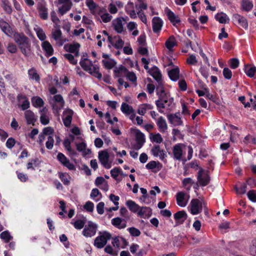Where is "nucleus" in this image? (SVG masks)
Instances as JSON below:
<instances>
[{
    "mask_svg": "<svg viewBox=\"0 0 256 256\" xmlns=\"http://www.w3.org/2000/svg\"><path fill=\"white\" fill-rule=\"evenodd\" d=\"M102 63L104 67L106 69H112L116 64V62L114 60H102Z\"/></svg>",
    "mask_w": 256,
    "mask_h": 256,
    "instance_id": "obj_40",
    "label": "nucleus"
},
{
    "mask_svg": "<svg viewBox=\"0 0 256 256\" xmlns=\"http://www.w3.org/2000/svg\"><path fill=\"white\" fill-rule=\"evenodd\" d=\"M206 202L203 200L198 198H193L190 202V212L193 215L198 214L202 211V206H204Z\"/></svg>",
    "mask_w": 256,
    "mask_h": 256,
    "instance_id": "obj_6",
    "label": "nucleus"
},
{
    "mask_svg": "<svg viewBox=\"0 0 256 256\" xmlns=\"http://www.w3.org/2000/svg\"><path fill=\"white\" fill-rule=\"evenodd\" d=\"M112 224L119 229L124 228L126 226V220L119 217L112 218Z\"/></svg>",
    "mask_w": 256,
    "mask_h": 256,
    "instance_id": "obj_24",
    "label": "nucleus"
},
{
    "mask_svg": "<svg viewBox=\"0 0 256 256\" xmlns=\"http://www.w3.org/2000/svg\"><path fill=\"white\" fill-rule=\"evenodd\" d=\"M108 40L110 44L108 46L110 48H111V45H112L116 49H120L123 47L124 44V42L118 36L114 37L108 36Z\"/></svg>",
    "mask_w": 256,
    "mask_h": 256,
    "instance_id": "obj_11",
    "label": "nucleus"
},
{
    "mask_svg": "<svg viewBox=\"0 0 256 256\" xmlns=\"http://www.w3.org/2000/svg\"><path fill=\"white\" fill-rule=\"evenodd\" d=\"M0 237L6 243L9 242L12 238V237L10 236V232L8 230L2 232L0 234Z\"/></svg>",
    "mask_w": 256,
    "mask_h": 256,
    "instance_id": "obj_43",
    "label": "nucleus"
},
{
    "mask_svg": "<svg viewBox=\"0 0 256 256\" xmlns=\"http://www.w3.org/2000/svg\"><path fill=\"white\" fill-rule=\"evenodd\" d=\"M121 110L126 115L130 114L131 113L134 112V110L132 106L125 102L122 104L121 106Z\"/></svg>",
    "mask_w": 256,
    "mask_h": 256,
    "instance_id": "obj_34",
    "label": "nucleus"
},
{
    "mask_svg": "<svg viewBox=\"0 0 256 256\" xmlns=\"http://www.w3.org/2000/svg\"><path fill=\"white\" fill-rule=\"evenodd\" d=\"M128 69L123 65H120L118 67H115L114 72V76L115 78L120 77L119 74L120 72L126 73L128 72Z\"/></svg>",
    "mask_w": 256,
    "mask_h": 256,
    "instance_id": "obj_37",
    "label": "nucleus"
},
{
    "mask_svg": "<svg viewBox=\"0 0 256 256\" xmlns=\"http://www.w3.org/2000/svg\"><path fill=\"white\" fill-rule=\"evenodd\" d=\"M60 26H58V28H56V30L52 32V38L55 40H58L62 36V32L60 30Z\"/></svg>",
    "mask_w": 256,
    "mask_h": 256,
    "instance_id": "obj_56",
    "label": "nucleus"
},
{
    "mask_svg": "<svg viewBox=\"0 0 256 256\" xmlns=\"http://www.w3.org/2000/svg\"><path fill=\"white\" fill-rule=\"evenodd\" d=\"M99 234L100 236L96 237L94 240V245L98 248H102L112 238V234L107 231L100 232Z\"/></svg>",
    "mask_w": 256,
    "mask_h": 256,
    "instance_id": "obj_4",
    "label": "nucleus"
},
{
    "mask_svg": "<svg viewBox=\"0 0 256 256\" xmlns=\"http://www.w3.org/2000/svg\"><path fill=\"white\" fill-rule=\"evenodd\" d=\"M80 64L84 70L88 72L92 69V62L87 58H82L80 62Z\"/></svg>",
    "mask_w": 256,
    "mask_h": 256,
    "instance_id": "obj_23",
    "label": "nucleus"
},
{
    "mask_svg": "<svg viewBox=\"0 0 256 256\" xmlns=\"http://www.w3.org/2000/svg\"><path fill=\"white\" fill-rule=\"evenodd\" d=\"M135 135L136 142H140L142 143L145 142L144 135L140 130L135 129Z\"/></svg>",
    "mask_w": 256,
    "mask_h": 256,
    "instance_id": "obj_39",
    "label": "nucleus"
},
{
    "mask_svg": "<svg viewBox=\"0 0 256 256\" xmlns=\"http://www.w3.org/2000/svg\"><path fill=\"white\" fill-rule=\"evenodd\" d=\"M247 195L248 199L250 200H251L252 202H256V190H250L248 192Z\"/></svg>",
    "mask_w": 256,
    "mask_h": 256,
    "instance_id": "obj_55",
    "label": "nucleus"
},
{
    "mask_svg": "<svg viewBox=\"0 0 256 256\" xmlns=\"http://www.w3.org/2000/svg\"><path fill=\"white\" fill-rule=\"evenodd\" d=\"M146 8L147 4L144 2L140 3L138 7L136 6V10L133 9L132 3H128L126 6L127 12L130 15V16H134L136 14L138 16H142V15L146 16L142 12V10H146Z\"/></svg>",
    "mask_w": 256,
    "mask_h": 256,
    "instance_id": "obj_5",
    "label": "nucleus"
},
{
    "mask_svg": "<svg viewBox=\"0 0 256 256\" xmlns=\"http://www.w3.org/2000/svg\"><path fill=\"white\" fill-rule=\"evenodd\" d=\"M233 22L234 24L244 29L248 28V22L245 17H234Z\"/></svg>",
    "mask_w": 256,
    "mask_h": 256,
    "instance_id": "obj_22",
    "label": "nucleus"
},
{
    "mask_svg": "<svg viewBox=\"0 0 256 256\" xmlns=\"http://www.w3.org/2000/svg\"><path fill=\"white\" fill-rule=\"evenodd\" d=\"M42 47L46 52V56L49 57L54 54V49L50 44L48 41H44Z\"/></svg>",
    "mask_w": 256,
    "mask_h": 256,
    "instance_id": "obj_25",
    "label": "nucleus"
},
{
    "mask_svg": "<svg viewBox=\"0 0 256 256\" xmlns=\"http://www.w3.org/2000/svg\"><path fill=\"white\" fill-rule=\"evenodd\" d=\"M170 78L172 81H176L180 77V69L178 67L174 68L168 72Z\"/></svg>",
    "mask_w": 256,
    "mask_h": 256,
    "instance_id": "obj_29",
    "label": "nucleus"
},
{
    "mask_svg": "<svg viewBox=\"0 0 256 256\" xmlns=\"http://www.w3.org/2000/svg\"><path fill=\"white\" fill-rule=\"evenodd\" d=\"M64 57L67 59L70 64L76 65L77 64L78 61L74 58V56L70 54H66L64 55Z\"/></svg>",
    "mask_w": 256,
    "mask_h": 256,
    "instance_id": "obj_50",
    "label": "nucleus"
},
{
    "mask_svg": "<svg viewBox=\"0 0 256 256\" xmlns=\"http://www.w3.org/2000/svg\"><path fill=\"white\" fill-rule=\"evenodd\" d=\"M59 178L65 186H68L70 184V176L66 173L60 172L58 173Z\"/></svg>",
    "mask_w": 256,
    "mask_h": 256,
    "instance_id": "obj_35",
    "label": "nucleus"
},
{
    "mask_svg": "<svg viewBox=\"0 0 256 256\" xmlns=\"http://www.w3.org/2000/svg\"><path fill=\"white\" fill-rule=\"evenodd\" d=\"M84 208L88 212H92L94 210V204L90 202H87L84 205Z\"/></svg>",
    "mask_w": 256,
    "mask_h": 256,
    "instance_id": "obj_61",
    "label": "nucleus"
},
{
    "mask_svg": "<svg viewBox=\"0 0 256 256\" xmlns=\"http://www.w3.org/2000/svg\"><path fill=\"white\" fill-rule=\"evenodd\" d=\"M98 158L100 164L104 168L109 169L112 166V162H109L110 155L107 150L98 152Z\"/></svg>",
    "mask_w": 256,
    "mask_h": 256,
    "instance_id": "obj_8",
    "label": "nucleus"
},
{
    "mask_svg": "<svg viewBox=\"0 0 256 256\" xmlns=\"http://www.w3.org/2000/svg\"><path fill=\"white\" fill-rule=\"evenodd\" d=\"M163 25V22L160 17H154L152 20V30L154 33L160 32Z\"/></svg>",
    "mask_w": 256,
    "mask_h": 256,
    "instance_id": "obj_17",
    "label": "nucleus"
},
{
    "mask_svg": "<svg viewBox=\"0 0 256 256\" xmlns=\"http://www.w3.org/2000/svg\"><path fill=\"white\" fill-rule=\"evenodd\" d=\"M7 49L12 54H15L18 50L16 45L13 43H9L7 46Z\"/></svg>",
    "mask_w": 256,
    "mask_h": 256,
    "instance_id": "obj_59",
    "label": "nucleus"
},
{
    "mask_svg": "<svg viewBox=\"0 0 256 256\" xmlns=\"http://www.w3.org/2000/svg\"><path fill=\"white\" fill-rule=\"evenodd\" d=\"M126 206L128 207L130 210L134 213L138 212L140 206L132 200H128L126 202Z\"/></svg>",
    "mask_w": 256,
    "mask_h": 256,
    "instance_id": "obj_30",
    "label": "nucleus"
},
{
    "mask_svg": "<svg viewBox=\"0 0 256 256\" xmlns=\"http://www.w3.org/2000/svg\"><path fill=\"white\" fill-rule=\"evenodd\" d=\"M240 244L237 242H230L227 246V250L230 253L233 254H235L237 253V250L240 249Z\"/></svg>",
    "mask_w": 256,
    "mask_h": 256,
    "instance_id": "obj_27",
    "label": "nucleus"
},
{
    "mask_svg": "<svg viewBox=\"0 0 256 256\" xmlns=\"http://www.w3.org/2000/svg\"><path fill=\"white\" fill-rule=\"evenodd\" d=\"M0 28L2 30L7 36H12L14 32L10 24L2 20H0Z\"/></svg>",
    "mask_w": 256,
    "mask_h": 256,
    "instance_id": "obj_15",
    "label": "nucleus"
},
{
    "mask_svg": "<svg viewBox=\"0 0 256 256\" xmlns=\"http://www.w3.org/2000/svg\"><path fill=\"white\" fill-rule=\"evenodd\" d=\"M104 252L108 254H110L114 256H116L118 255V252H114L113 250L112 246L110 245L106 246L104 248Z\"/></svg>",
    "mask_w": 256,
    "mask_h": 256,
    "instance_id": "obj_58",
    "label": "nucleus"
},
{
    "mask_svg": "<svg viewBox=\"0 0 256 256\" xmlns=\"http://www.w3.org/2000/svg\"><path fill=\"white\" fill-rule=\"evenodd\" d=\"M246 183H239L238 184L236 185L234 187L236 192L238 194H244L246 190Z\"/></svg>",
    "mask_w": 256,
    "mask_h": 256,
    "instance_id": "obj_32",
    "label": "nucleus"
},
{
    "mask_svg": "<svg viewBox=\"0 0 256 256\" xmlns=\"http://www.w3.org/2000/svg\"><path fill=\"white\" fill-rule=\"evenodd\" d=\"M205 91H206V96L208 98L210 99V100H211L213 102H214L216 104L218 103V101H219L218 98H217L216 97V96L210 94L209 92L208 89H205Z\"/></svg>",
    "mask_w": 256,
    "mask_h": 256,
    "instance_id": "obj_46",
    "label": "nucleus"
},
{
    "mask_svg": "<svg viewBox=\"0 0 256 256\" xmlns=\"http://www.w3.org/2000/svg\"><path fill=\"white\" fill-rule=\"evenodd\" d=\"M32 103L34 107H41L44 104V102L40 97H32Z\"/></svg>",
    "mask_w": 256,
    "mask_h": 256,
    "instance_id": "obj_38",
    "label": "nucleus"
},
{
    "mask_svg": "<svg viewBox=\"0 0 256 256\" xmlns=\"http://www.w3.org/2000/svg\"><path fill=\"white\" fill-rule=\"evenodd\" d=\"M111 176L114 178H116L119 174H123L122 171L119 168H114L111 170L110 172Z\"/></svg>",
    "mask_w": 256,
    "mask_h": 256,
    "instance_id": "obj_47",
    "label": "nucleus"
},
{
    "mask_svg": "<svg viewBox=\"0 0 256 256\" xmlns=\"http://www.w3.org/2000/svg\"><path fill=\"white\" fill-rule=\"evenodd\" d=\"M176 196L178 206L181 207H184L186 206L188 200H186V193L184 192H177Z\"/></svg>",
    "mask_w": 256,
    "mask_h": 256,
    "instance_id": "obj_20",
    "label": "nucleus"
},
{
    "mask_svg": "<svg viewBox=\"0 0 256 256\" xmlns=\"http://www.w3.org/2000/svg\"><path fill=\"white\" fill-rule=\"evenodd\" d=\"M148 72L156 80L158 85L162 84V74L158 68L156 66H154L150 70H149Z\"/></svg>",
    "mask_w": 256,
    "mask_h": 256,
    "instance_id": "obj_14",
    "label": "nucleus"
},
{
    "mask_svg": "<svg viewBox=\"0 0 256 256\" xmlns=\"http://www.w3.org/2000/svg\"><path fill=\"white\" fill-rule=\"evenodd\" d=\"M168 20L176 27H178L181 24L180 17H168Z\"/></svg>",
    "mask_w": 256,
    "mask_h": 256,
    "instance_id": "obj_52",
    "label": "nucleus"
},
{
    "mask_svg": "<svg viewBox=\"0 0 256 256\" xmlns=\"http://www.w3.org/2000/svg\"><path fill=\"white\" fill-rule=\"evenodd\" d=\"M174 158L177 160H180L182 154V150L180 144H176L173 147Z\"/></svg>",
    "mask_w": 256,
    "mask_h": 256,
    "instance_id": "obj_26",
    "label": "nucleus"
},
{
    "mask_svg": "<svg viewBox=\"0 0 256 256\" xmlns=\"http://www.w3.org/2000/svg\"><path fill=\"white\" fill-rule=\"evenodd\" d=\"M13 38L22 54L27 57L30 56L31 42L30 38L24 33L18 32H14Z\"/></svg>",
    "mask_w": 256,
    "mask_h": 256,
    "instance_id": "obj_2",
    "label": "nucleus"
},
{
    "mask_svg": "<svg viewBox=\"0 0 256 256\" xmlns=\"http://www.w3.org/2000/svg\"><path fill=\"white\" fill-rule=\"evenodd\" d=\"M176 44V43L174 36H170L169 39L165 43L166 48L170 50H171Z\"/></svg>",
    "mask_w": 256,
    "mask_h": 256,
    "instance_id": "obj_41",
    "label": "nucleus"
},
{
    "mask_svg": "<svg viewBox=\"0 0 256 256\" xmlns=\"http://www.w3.org/2000/svg\"><path fill=\"white\" fill-rule=\"evenodd\" d=\"M162 150L160 148L159 145L154 146L151 150V152L152 155L154 156H158L160 152Z\"/></svg>",
    "mask_w": 256,
    "mask_h": 256,
    "instance_id": "obj_63",
    "label": "nucleus"
},
{
    "mask_svg": "<svg viewBox=\"0 0 256 256\" xmlns=\"http://www.w3.org/2000/svg\"><path fill=\"white\" fill-rule=\"evenodd\" d=\"M2 7L4 10L7 12L8 14H10L12 8L10 6V2L7 0H2Z\"/></svg>",
    "mask_w": 256,
    "mask_h": 256,
    "instance_id": "obj_44",
    "label": "nucleus"
},
{
    "mask_svg": "<svg viewBox=\"0 0 256 256\" xmlns=\"http://www.w3.org/2000/svg\"><path fill=\"white\" fill-rule=\"evenodd\" d=\"M197 179L200 186H205L208 184L210 178L208 171L205 172L202 168H200L198 172Z\"/></svg>",
    "mask_w": 256,
    "mask_h": 256,
    "instance_id": "obj_7",
    "label": "nucleus"
},
{
    "mask_svg": "<svg viewBox=\"0 0 256 256\" xmlns=\"http://www.w3.org/2000/svg\"><path fill=\"white\" fill-rule=\"evenodd\" d=\"M156 94L158 99L156 101V104L158 112L163 113L162 108L166 106L171 107L174 102V98L168 92H166L162 85H158L156 88Z\"/></svg>",
    "mask_w": 256,
    "mask_h": 256,
    "instance_id": "obj_1",
    "label": "nucleus"
},
{
    "mask_svg": "<svg viewBox=\"0 0 256 256\" xmlns=\"http://www.w3.org/2000/svg\"><path fill=\"white\" fill-rule=\"evenodd\" d=\"M85 223V220H78L74 222H71V224L74 225L75 228L77 230H80L84 226Z\"/></svg>",
    "mask_w": 256,
    "mask_h": 256,
    "instance_id": "obj_42",
    "label": "nucleus"
},
{
    "mask_svg": "<svg viewBox=\"0 0 256 256\" xmlns=\"http://www.w3.org/2000/svg\"><path fill=\"white\" fill-rule=\"evenodd\" d=\"M176 220L175 226L182 224L187 218L188 216L184 210H180L175 213L174 215Z\"/></svg>",
    "mask_w": 256,
    "mask_h": 256,
    "instance_id": "obj_12",
    "label": "nucleus"
},
{
    "mask_svg": "<svg viewBox=\"0 0 256 256\" xmlns=\"http://www.w3.org/2000/svg\"><path fill=\"white\" fill-rule=\"evenodd\" d=\"M60 3L63 4L62 6L59 8L58 13L61 15H64L66 12L69 10L71 8L72 4L70 0H59Z\"/></svg>",
    "mask_w": 256,
    "mask_h": 256,
    "instance_id": "obj_18",
    "label": "nucleus"
},
{
    "mask_svg": "<svg viewBox=\"0 0 256 256\" xmlns=\"http://www.w3.org/2000/svg\"><path fill=\"white\" fill-rule=\"evenodd\" d=\"M122 20L126 21L124 17H117L112 22L114 29L117 33L120 34L124 31Z\"/></svg>",
    "mask_w": 256,
    "mask_h": 256,
    "instance_id": "obj_13",
    "label": "nucleus"
},
{
    "mask_svg": "<svg viewBox=\"0 0 256 256\" xmlns=\"http://www.w3.org/2000/svg\"><path fill=\"white\" fill-rule=\"evenodd\" d=\"M244 71L248 77L253 78L256 72V67L252 66L248 68V64H245Z\"/></svg>",
    "mask_w": 256,
    "mask_h": 256,
    "instance_id": "obj_33",
    "label": "nucleus"
},
{
    "mask_svg": "<svg viewBox=\"0 0 256 256\" xmlns=\"http://www.w3.org/2000/svg\"><path fill=\"white\" fill-rule=\"evenodd\" d=\"M156 124L160 132H165L168 129V126L165 119L160 116L156 120Z\"/></svg>",
    "mask_w": 256,
    "mask_h": 256,
    "instance_id": "obj_28",
    "label": "nucleus"
},
{
    "mask_svg": "<svg viewBox=\"0 0 256 256\" xmlns=\"http://www.w3.org/2000/svg\"><path fill=\"white\" fill-rule=\"evenodd\" d=\"M76 149L78 151L84 152L86 149V144L84 142L78 143L76 144Z\"/></svg>",
    "mask_w": 256,
    "mask_h": 256,
    "instance_id": "obj_64",
    "label": "nucleus"
},
{
    "mask_svg": "<svg viewBox=\"0 0 256 256\" xmlns=\"http://www.w3.org/2000/svg\"><path fill=\"white\" fill-rule=\"evenodd\" d=\"M64 114L66 115V116L62 118L64 124L66 127H69L72 123L74 112L68 108L64 112Z\"/></svg>",
    "mask_w": 256,
    "mask_h": 256,
    "instance_id": "obj_16",
    "label": "nucleus"
},
{
    "mask_svg": "<svg viewBox=\"0 0 256 256\" xmlns=\"http://www.w3.org/2000/svg\"><path fill=\"white\" fill-rule=\"evenodd\" d=\"M152 214V210L150 207L142 206L140 207V210L138 212V216L144 218H148Z\"/></svg>",
    "mask_w": 256,
    "mask_h": 256,
    "instance_id": "obj_21",
    "label": "nucleus"
},
{
    "mask_svg": "<svg viewBox=\"0 0 256 256\" xmlns=\"http://www.w3.org/2000/svg\"><path fill=\"white\" fill-rule=\"evenodd\" d=\"M239 60L237 58H232L230 60V66L232 69L236 68L239 66Z\"/></svg>",
    "mask_w": 256,
    "mask_h": 256,
    "instance_id": "obj_51",
    "label": "nucleus"
},
{
    "mask_svg": "<svg viewBox=\"0 0 256 256\" xmlns=\"http://www.w3.org/2000/svg\"><path fill=\"white\" fill-rule=\"evenodd\" d=\"M54 140L52 136H48V140L46 143V148L48 150H52L53 148Z\"/></svg>",
    "mask_w": 256,
    "mask_h": 256,
    "instance_id": "obj_57",
    "label": "nucleus"
},
{
    "mask_svg": "<svg viewBox=\"0 0 256 256\" xmlns=\"http://www.w3.org/2000/svg\"><path fill=\"white\" fill-rule=\"evenodd\" d=\"M98 226L92 221L88 222V224L84 226L82 232V234L86 237H92L96 232Z\"/></svg>",
    "mask_w": 256,
    "mask_h": 256,
    "instance_id": "obj_9",
    "label": "nucleus"
},
{
    "mask_svg": "<svg viewBox=\"0 0 256 256\" xmlns=\"http://www.w3.org/2000/svg\"><path fill=\"white\" fill-rule=\"evenodd\" d=\"M24 118L28 124L34 126V123L37 120V118L32 110H26L24 112Z\"/></svg>",
    "mask_w": 256,
    "mask_h": 256,
    "instance_id": "obj_19",
    "label": "nucleus"
},
{
    "mask_svg": "<svg viewBox=\"0 0 256 256\" xmlns=\"http://www.w3.org/2000/svg\"><path fill=\"white\" fill-rule=\"evenodd\" d=\"M222 74L226 79L230 80L232 78V72L228 68H224L223 70Z\"/></svg>",
    "mask_w": 256,
    "mask_h": 256,
    "instance_id": "obj_54",
    "label": "nucleus"
},
{
    "mask_svg": "<svg viewBox=\"0 0 256 256\" xmlns=\"http://www.w3.org/2000/svg\"><path fill=\"white\" fill-rule=\"evenodd\" d=\"M128 230L132 236H138L141 234L140 230L134 227L129 228Z\"/></svg>",
    "mask_w": 256,
    "mask_h": 256,
    "instance_id": "obj_48",
    "label": "nucleus"
},
{
    "mask_svg": "<svg viewBox=\"0 0 256 256\" xmlns=\"http://www.w3.org/2000/svg\"><path fill=\"white\" fill-rule=\"evenodd\" d=\"M250 253L252 256H256V240L252 241L250 246Z\"/></svg>",
    "mask_w": 256,
    "mask_h": 256,
    "instance_id": "obj_49",
    "label": "nucleus"
},
{
    "mask_svg": "<svg viewBox=\"0 0 256 256\" xmlns=\"http://www.w3.org/2000/svg\"><path fill=\"white\" fill-rule=\"evenodd\" d=\"M40 122L43 125H46L50 122L48 117L44 114H42L40 116Z\"/></svg>",
    "mask_w": 256,
    "mask_h": 256,
    "instance_id": "obj_62",
    "label": "nucleus"
},
{
    "mask_svg": "<svg viewBox=\"0 0 256 256\" xmlns=\"http://www.w3.org/2000/svg\"><path fill=\"white\" fill-rule=\"evenodd\" d=\"M151 135L152 136H150V139L152 142H156L158 144H160L162 142L163 139L159 133L154 134H151L150 136Z\"/></svg>",
    "mask_w": 256,
    "mask_h": 256,
    "instance_id": "obj_45",
    "label": "nucleus"
},
{
    "mask_svg": "<svg viewBox=\"0 0 256 256\" xmlns=\"http://www.w3.org/2000/svg\"><path fill=\"white\" fill-rule=\"evenodd\" d=\"M167 118L168 122L174 126L183 125V122L180 117V112L168 114Z\"/></svg>",
    "mask_w": 256,
    "mask_h": 256,
    "instance_id": "obj_10",
    "label": "nucleus"
},
{
    "mask_svg": "<svg viewBox=\"0 0 256 256\" xmlns=\"http://www.w3.org/2000/svg\"><path fill=\"white\" fill-rule=\"evenodd\" d=\"M208 71V68L204 66H201L200 68V74L206 79H207L209 76Z\"/></svg>",
    "mask_w": 256,
    "mask_h": 256,
    "instance_id": "obj_53",
    "label": "nucleus"
},
{
    "mask_svg": "<svg viewBox=\"0 0 256 256\" xmlns=\"http://www.w3.org/2000/svg\"><path fill=\"white\" fill-rule=\"evenodd\" d=\"M86 4L92 14L98 16H110L106 8L99 6L93 0H86Z\"/></svg>",
    "mask_w": 256,
    "mask_h": 256,
    "instance_id": "obj_3",
    "label": "nucleus"
},
{
    "mask_svg": "<svg viewBox=\"0 0 256 256\" xmlns=\"http://www.w3.org/2000/svg\"><path fill=\"white\" fill-rule=\"evenodd\" d=\"M28 74L30 79L35 80L38 82L40 80V76L38 74L36 70L34 68H32L28 70Z\"/></svg>",
    "mask_w": 256,
    "mask_h": 256,
    "instance_id": "obj_31",
    "label": "nucleus"
},
{
    "mask_svg": "<svg viewBox=\"0 0 256 256\" xmlns=\"http://www.w3.org/2000/svg\"><path fill=\"white\" fill-rule=\"evenodd\" d=\"M138 42L142 46H146V36L145 34H142L139 36L138 38Z\"/></svg>",
    "mask_w": 256,
    "mask_h": 256,
    "instance_id": "obj_60",
    "label": "nucleus"
},
{
    "mask_svg": "<svg viewBox=\"0 0 256 256\" xmlns=\"http://www.w3.org/2000/svg\"><path fill=\"white\" fill-rule=\"evenodd\" d=\"M80 47V44L78 43H75L74 44H70L69 45H66L64 46V48L66 51L73 53L75 52L76 51H77L79 49Z\"/></svg>",
    "mask_w": 256,
    "mask_h": 256,
    "instance_id": "obj_36",
    "label": "nucleus"
}]
</instances>
